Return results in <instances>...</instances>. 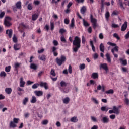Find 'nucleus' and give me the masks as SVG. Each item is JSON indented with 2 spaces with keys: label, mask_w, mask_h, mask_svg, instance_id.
Wrapping results in <instances>:
<instances>
[{
  "label": "nucleus",
  "mask_w": 129,
  "mask_h": 129,
  "mask_svg": "<svg viewBox=\"0 0 129 129\" xmlns=\"http://www.w3.org/2000/svg\"><path fill=\"white\" fill-rule=\"evenodd\" d=\"M81 40L80 39V38L78 36H75L73 42V46H75V47L73 48V52L75 53H77V52H78V50H79L81 47Z\"/></svg>",
  "instance_id": "1"
},
{
  "label": "nucleus",
  "mask_w": 129,
  "mask_h": 129,
  "mask_svg": "<svg viewBox=\"0 0 129 129\" xmlns=\"http://www.w3.org/2000/svg\"><path fill=\"white\" fill-rule=\"evenodd\" d=\"M107 44L109 46H111L112 47H114L113 48L111 49V51L113 54V55L114 56L115 58H118V55L117 54H115V52H116L117 53L118 52L119 47L116 46V44L113 43L112 42H108Z\"/></svg>",
  "instance_id": "2"
},
{
  "label": "nucleus",
  "mask_w": 129,
  "mask_h": 129,
  "mask_svg": "<svg viewBox=\"0 0 129 129\" xmlns=\"http://www.w3.org/2000/svg\"><path fill=\"white\" fill-rule=\"evenodd\" d=\"M68 83L65 82L64 81H61L60 82V87H59V90L61 92H63V93H68L69 91H70V89L68 88H63L66 87L67 86Z\"/></svg>",
  "instance_id": "3"
},
{
  "label": "nucleus",
  "mask_w": 129,
  "mask_h": 129,
  "mask_svg": "<svg viewBox=\"0 0 129 129\" xmlns=\"http://www.w3.org/2000/svg\"><path fill=\"white\" fill-rule=\"evenodd\" d=\"M55 62L57 63L58 66L63 65V64L66 62V56L61 55L60 58L59 57L56 58L55 59Z\"/></svg>",
  "instance_id": "4"
},
{
  "label": "nucleus",
  "mask_w": 129,
  "mask_h": 129,
  "mask_svg": "<svg viewBox=\"0 0 129 129\" xmlns=\"http://www.w3.org/2000/svg\"><path fill=\"white\" fill-rule=\"evenodd\" d=\"M12 21V18L9 16L6 17L4 20V26L5 27H7L9 28V27H11L12 26V23H11V21Z\"/></svg>",
  "instance_id": "5"
},
{
  "label": "nucleus",
  "mask_w": 129,
  "mask_h": 129,
  "mask_svg": "<svg viewBox=\"0 0 129 129\" xmlns=\"http://www.w3.org/2000/svg\"><path fill=\"white\" fill-rule=\"evenodd\" d=\"M109 113H110V114L114 113L115 114L118 115V114H119V108L116 107V106H113V109L109 110Z\"/></svg>",
  "instance_id": "6"
},
{
  "label": "nucleus",
  "mask_w": 129,
  "mask_h": 129,
  "mask_svg": "<svg viewBox=\"0 0 129 129\" xmlns=\"http://www.w3.org/2000/svg\"><path fill=\"white\" fill-rule=\"evenodd\" d=\"M91 22L93 24V27L94 29L97 28V20L96 19L93 18V15L91 14L90 15Z\"/></svg>",
  "instance_id": "7"
},
{
  "label": "nucleus",
  "mask_w": 129,
  "mask_h": 129,
  "mask_svg": "<svg viewBox=\"0 0 129 129\" xmlns=\"http://www.w3.org/2000/svg\"><path fill=\"white\" fill-rule=\"evenodd\" d=\"M119 1L117 3L118 7H120L121 10L124 11L125 10V7L123 6V2L121 0H118Z\"/></svg>",
  "instance_id": "8"
},
{
  "label": "nucleus",
  "mask_w": 129,
  "mask_h": 129,
  "mask_svg": "<svg viewBox=\"0 0 129 129\" xmlns=\"http://www.w3.org/2000/svg\"><path fill=\"white\" fill-rule=\"evenodd\" d=\"M39 86H40V87H44L45 89H46V90H47V89H49L48 83L46 82H40Z\"/></svg>",
  "instance_id": "9"
},
{
  "label": "nucleus",
  "mask_w": 129,
  "mask_h": 129,
  "mask_svg": "<svg viewBox=\"0 0 129 129\" xmlns=\"http://www.w3.org/2000/svg\"><path fill=\"white\" fill-rule=\"evenodd\" d=\"M127 29V21H125L121 26V31L124 32Z\"/></svg>",
  "instance_id": "10"
},
{
  "label": "nucleus",
  "mask_w": 129,
  "mask_h": 129,
  "mask_svg": "<svg viewBox=\"0 0 129 129\" xmlns=\"http://www.w3.org/2000/svg\"><path fill=\"white\" fill-rule=\"evenodd\" d=\"M6 34L8 35L9 38L11 39L12 36H13V30L12 29H8L6 31Z\"/></svg>",
  "instance_id": "11"
},
{
  "label": "nucleus",
  "mask_w": 129,
  "mask_h": 129,
  "mask_svg": "<svg viewBox=\"0 0 129 129\" xmlns=\"http://www.w3.org/2000/svg\"><path fill=\"white\" fill-rule=\"evenodd\" d=\"M20 65H21V63H15L14 64V71L16 72V73H18L19 71V68H20Z\"/></svg>",
  "instance_id": "12"
},
{
  "label": "nucleus",
  "mask_w": 129,
  "mask_h": 129,
  "mask_svg": "<svg viewBox=\"0 0 129 129\" xmlns=\"http://www.w3.org/2000/svg\"><path fill=\"white\" fill-rule=\"evenodd\" d=\"M24 93V92H25V90H24V89H22L20 87H18L17 88V94L18 95H23V93Z\"/></svg>",
  "instance_id": "13"
},
{
  "label": "nucleus",
  "mask_w": 129,
  "mask_h": 129,
  "mask_svg": "<svg viewBox=\"0 0 129 129\" xmlns=\"http://www.w3.org/2000/svg\"><path fill=\"white\" fill-rule=\"evenodd\" d=\"M101 121L103 123H108V122H109V118H107L106 116L103 117Z\"/></svg>",
  "instance_id": "14"
},
{
  "label": "nucleus",
  "mask_w": 129,
  "mask_h": 129,
  "mask_svg": "<svg viewBox=\"0 0 129 129\" xmlns=\"http://www.w3.org/2000/svg\"><path fill=\"white\" fill-rule=\"evenodd\" d=\"M20 87H25V84H26V82L24 81V78H23V77H21L20 78Z\"/></svg>",
  "instance_id": "15"
},
{
  "label": "nucleus",
  "mask_w": 129,
  "mask_h": 129,
  "mask_svg": "<svg viewBox=\"0 0 129 129\" xmlns=\"http://www.w3.org/2000/svg\"><path fill=\"white\" fill-rule=\"evenodd\" d=\"M100 68H102L105 71H108V67H107V64L106 63L101 64Z\"/></svg>",
  "instance_id": "16"
},
{
  "label": "nucleus",
  "mask_w": 129,
  "mask_h": 129,
  "mask_svg": "<svg viewBox=\"0 0 129 129\" xmlns=\"http://www.w3.org/2000/svg\"><path fill=\"white\" fill-rule=\"evenodd\" d=\"M86 6H82V7L80 9L81 14H82V15H84V14L86 13Z\"/></svg>",
  "instance_id": "17"
},
{
  "label": "nucleus",
  "mask_w": 129,
  "mask_h": 129,
  "mask_svg": "<svg viewBox=\"0 0 129 129\" xmlns=\"http://www.w3.org/2000/svg\"><path fill=\"white\" fill-rule=\"evenodd\" d=\"M105 57L107 62H108V63H111V58L110 57V54L109 53H107L105 54Z\"/></svg>",
  "instance_id": "18"
},
{
  "label": "nucleus",
  "mask_w": 129,
  "mask_h": 129,
  "mask_svg": "<svg viewBox=\"0 0 129 129\" xmlns=\"http://www.w3.org/2000/svg\"><path fill=\"white\" fill-rule=\"evenodd\" d=\"M30 69H33V70H37L38 66L34 63H31L30 64Z\"/></svg>",
  "instance_id": "19"
},
{
  "label": "nucleus",
  "mask_w": 129,
  "mask_h": 129,
  "mask_svg": "<svg viewBox=\"0 0 129 129\" xmlns=\"http://www.w3.org/2000/svg\"><path fill=\"white\" fill-rule=\"evenodd\" d=\"M16 7L18 10H21L22 9V2L21 1H18L16 4Z\"/></svg>",
  "instance_id": "20"
},
{
  "label": "nucleus",
  "mask_w": 129,
  "mask_h": 129,
  "mask_svg": "<svg viewBox=\"0 0 129 129\" xmlns=\"http://www.w3.org/2000/svg\"><path fill=\"white\" fill-rule=\"evenodd\" d=\"M62 101L63 103H64V104H68V103H69V102H70V98H69V97H67L62 99Z\"/></svg>",
  "instance_id": "21"
},
{
  "label": "nucleus",
  "mask_w": 129,
  "mask_h": 129,
  "mask_svg": "<svg viewBox=\"0 0 129 129\" xmlns=\"http://www.w3.org/2000/svg\"><path fill=\"white\" fill-rule=\"evenodd\" d=\"M74 26H75V21L74 20V18H72L71 23L69 26L70 29H73L74 28Z\"/></svg>",
  "instance_id": "22"
},
{
  "label": "nucleus",
  "mask_w": 129,
  "mask_h": 129,
  "mask_svg": "<svg viewBox=\"0 0 129 129\" xmlns=\"http://www.w3.org/2000/svg\"><path fill=\"white\" fill-rule=\"evenodd\" d=\"M34 94L36 96H42L43 95V92L42 91H35Z\"/></svg>",
  "instance_id": "23"
},
{
  "label": "nucleus",
  "mask_w": 129,
  "mask_h": 129,
  "mask_svg": "<svg viewBox=\"0 0 129 129\" xmlns=\"http://www.w3.org/2000/svg\"><path fill=\"white\" fill-rule=\"evenodd\" d=\"M12 91H13V90L11 88H6L5 89V92L7 93V94H11V93H12Z\"/></svg>",
  "instance_id": "24"
},
{
  "label": "nucleus",
  "mask_w": 129,
  "mask_h": 129,
  "mask_svg": "<svg viewBox=\"0 0 129 129\" xmlns=\"http://www.w3.org/2000/svg\"><path fill=\"white\" fill-rule=\"evenodd\" d=\"M119 61L120 62H122V65L124 66L127 65V60L126 59L123 60V58H120Z\"/></svg>",
  "instance_id": "25"
},
{
  "label": "nucleus",
  "mask_w": 129,
  "mask_h": 129,
  "mask_svg": "<svg viewBox=\"0 0 129 129\" xmlns=\"http://www.w3.org/2000/svg\"><path fill=\"white\" fill-rule=\"evenodd\" d=\"M38 18H39V15L35 13L32 15V21H36V20H37Z\"/></svg>",
  "instance_id": "26"
},
{
  "label": "nucleus",
  "mask_w": 129,
  "mask_h": 129,
  "mask_svg": "<svg viewBox=\"0 0 129 129\" xmlns=\"http://www.w3.org/2000/svg\"><path fill=\"white\" fill-rule=\"evenodd\" d=\"M30 102L31 103H36L37 102V97L35 96H32Z\"/></svg>",
  "instance_id": "27"
},
{
  "label": "nucleus",
  "mask_w": 129,
  "mask_h": 129,
  "mask_svg": "<svg viewBox=\"0 0 129 129\" xmlns=\"http://www.w3.org/2000/svg\"><path fill=\"white\" fill-rule=\"evenodd\" d=\"M91 77L93 79H96L98 78V73H92Z\"/></svg>",
  "instance_id": "28"
},
{
  "label": "nucleus",
  "mask_w": 129,
  "mask_h": 129,
  "mask_svg": "<svg viewBox=\"0 0 129 129\" xmlns=\"http://www.w3.org/2000/svg\"><path fill=\"white\" fill-rule=\"evenodd\" d=\"M38 59L40 60V61H46V58L45 55L42 54L41 56H39Z\"/></svg>",
  "instance_id": "29"
},
{
  "label": "nucleus",
  "mask_w": 129,
  "mask_h": 129,
  "mask_svg": "<svg viewBox=\"0 0 129 129\" xmlns=\"http://www.w3.org/2000/svg\"><path fill=\"white\" fill-rule=\"evenodd\" d=\"M99 48L100 51L102 52V53H104L105 47L104 45H103V43L100 44Z\"/></svg>",
  "instance_id": "30"
},
{
  "label": "nucleus",
  "mask_w": 129,
  "mask_h": 129,
  "mask_svg": "<svg viewBox=\"0 0 129 129\" xmlns=\"http://www.w3.org/2000/svg\"><path fill=\"white\" fill-rule=\"evenodd\" d=\"M9 125L11 127H12V128H14V127H17V124H16V123H15L13 121H11L10 122Z\"/></svg>",
  "instance_id": "31"
},
{
  "label": "nucleus",
  "mask_w": 129,
  "mask_h": 129,
  "mask_svg": "<svg viewBox=\"0 0 129 129\" xmlns=\"http://www.w3.org/2000/svg\"><path fill=\"white\" fill-rule=\"evenodd\" d=\"M90 45L92 47V50L93 52H95V47L94 46V45L93 44V41L92 40H91L90 41Z\"/></svg>",
  "instance_id": "32"
},
{
  "label": "nucleus",
  "mask_w": 129,
  "mask_h": 129,
  "mask_svg": "<svg viewBox=\"0 0 129 129\" xmlns=\"http://www.w3.org/2000/svg\"><path fill=\"white\" fill-rule=\"evenodd\" d=\"M105 93H106V94H113V93H114V91L113 89H110L106 91Z\"/></svg>",
  "instance_id": "33"
},
{
  "label": "nucleus",
  "mask_w": 129,
  "mask_h": 129,
  "mask_svg": "<svg viewBox=\"0 0 129 129\" xmlns=\"http://www.w3.org/2000/svg\"><path fill=\"white\" fill-rule=\"evenodd\" d=\"M29 102V98L28 97H26L23 100V105H26L27 103Z\"/></svg>",
  "instance_id": "34"
},
{
  "label": "nucleus",
  "mask_w": 129,
  "mask_h": 129,
  "mask_svg": "<svg viewBox=\"0 0 129 129\" xmlns=\"http://www.w3.org/2000/svg\"><path fill=\"white\" fill-rule=\"evenodd\" d=\"M50 75H52V76H53V77H55V76H56V73L55 72V69H51L50 71Z\"/></svg>",
  "instance_id": "35"
},
{
  "label": "nucleus",
  "mask_w": 129,
  "mask_h": 129,
  "mask_svg": "<svg viewBox=\"0 0 129 129\" xmlns=\"http://www.w3.org/2000/svg\"><path fill=\"white\" fill-rule=\"evenodd\" d=\"M71 122H77L78 121V119L76 117H73L71 118Z\"/></svg>",
  "instance_id": "36"
},
{
  "label": "nucleus",
  "mask_w": 129,
  "mask_h": 129,
  "mask_svg": "<svg viewBox=\"0 0 129 129\" xmlns=\"http://www.w3.org/2000/svg\"><path fill=\"white\" fill-rule=\"evenodd\" d=\"M83 22L84 27H89V23H88V22H87V21H86L85 19H83Z\"/></svg>",
  "instance_id": "37"
},
{
  "label": "nucleus",
  "mask_w": 129,
  "mask_h": 129,
  "mask_svg": "<svg viewBox=\"0 0 129 129\" xmlns=\"http://www.w3.org/2000/svg\"><path fill=\"white\" fill-rule=\"evenodd\" d=\"M38 86H40V84L38 83L34 84L32 86V89H37Z\"/></svg>",
  "instance_id": "38"
},
{
  "label": "nucleus",
  "mask_w": 129,
  "mask_h": 129,
  "mask_svg": "<svg viewBox=\"0 0 129 129\" xmlns=\"http://www.w3.org/2000/svg\"><path fill=\"white\" fill-rule=\"evenodd\" d=\"M7 76V74L6 72L2 71L0 73V77H6Z\"/></svg>",
  "instance_id": "39"
},
{
  "label": "nucleus",
  "mask_w": 129,
  "mask_h": 129,
  "mask_svg": "<svg viewBox=\"0 0 129 129\" xmlns=\"http://www.w3.org/2000/svg\"><path fill=\"white\" fill-rule=\"evenodd\" d=\"M14 49L15 51H18V50H20V48L19 47V45L18 44H14Z\"/></svg>",
  "instance_id": "40"
},
{
  "label": "nucleus",
  "mask_w": 129,
  "mask_h": 129,
  "mask_svg": "<svg viewBox=\"0 0 129 129\" xmlns=\"http://www.w3.org/2000/svg\"><path fill=\"white\" fill-rule=\"evenodd\" d=\"M27 9L29 11L33 10V6H32V3H29L27 6Z\"/></svg>",
  "instance_id": "41"
},
{
  "label": "nucleus",
  "mask_w": 129,
  "mask_h": 129,
  "mask_svg": "<svg viewBox=\"0 0 129 129\" xmlns=\"http://www.w3.org/2000/svg\"><path fill=\"white\" fill-rule=\"evenodd\" d=\"M13 41L14 43H17L18 42V38H17L16 35H14L13 37Z\"/></svg>",
  "instance_id": "42"
},
{
  "label": "nucleus",
  "mask_w": 129,
  "mask_h": 129,
  "mask_svg": "<svg viewBox=\"0 0 129 129\" xmlns=\"http://www.w3.org/2000/svg\"><path fill=\"white\" fill-rule=\"evenodd\" d=\"M11 66H9L8 67H6L5 68V71L6 72H10V71H11Z\"/></svg>",
  "instance_id": "43"
},
{
  "label": "nucleus",
  "mask_w": 129,
  "mask_h": 129,
  "mask_svg": "<svg viewBox=\"0 0 129 129\" xmlns=\"http://www.w3.org/2000/svg\"><path fill=\"white\" fill-rule=\"evenodd\" d=\"M79 67L80 70H84V69H85V64L83 63L82 64H80Z\"/></svg>",
  "instance_id": "44"
},
{
  "label": "nucleus",
  "mask_w": 129,
  "mask_h": 129,
  "mask_svg": "<svg viewBox=\"0 0 129 129\" xmlns=\"http://www.w3.org/2000/svg\"><path fill=\"white\" fill-rule=\"evenodd\" d=\"M113 37L116 38L117 40H120V37L118 36V34H117V33H114L113 34Z\"/></svg>",
  "instance_id": "45"
},
{
  "label": "nucleus",
  "mask_w": 129,
  "mask_h": 129,
  "mask_svg": "<svg viewBox=\"0 0 129 129\" xmlns=\"http://www.w3.org/2000/svg\"><path fill=\"white\" fill-rule=\"evenodd\" d=\"M60 40L61 42H63V43H67V41H66V39H65V37L64 36H61Z\"/></svg>",
  "instance_id": "46"
},
{
  "label": "nucleus",
  "mask_w": 129,
  "mask_h": 129,
  "mask_svg": "<svg viewBox=\"0 0 129 129\" xmlns=\"http://www.w3.org/2000/svg\"><path fill=\"white\" fill-rule=\"evenodd\" d=\"M101 110L102 111H106V112H107L108 110V109H106V107L105 106H102L101 107Z\"/></svg>",
  "instance_id": "47"
},
{
  "label": "nucleus",
  "mask_w": 129,
  "mask_h": 129,
  "mask_svg": "<svg viewBox=\"0 0 129 129\" xmlns=\"http://www.w3.org/2000/svg\"><path fill=\"white\" fill-rule=\"evenodd\" d=\"M50 27H51V30L53 31L54 30V28L55 27L54 22H50Z\"/></svg>",
  "instance_id": "48"
},
{
  "label": "nucleus",
  "mask_w": 129,
  "mask_h": 129,
  "mask_svg": "<svg viewBox=\"0 0 129 129\" xmlns=\"http://www.w3.org/2000/svg\"><path fill=\"white\" fill-rule=\"evenodd\" d=\"M6 13L4 11L1 12L0 13V19H3V17H5Z\"/></svg>",
  "instance_id": "49"
},
{
  "label": "nucleus",
  "mask_w": 129,
  "mask_h": 129,
  "mask_svg": "<svg viewBox=\"0 0 129 129\" xmlns=\"http://www.w3.org/2000/svg\"><path fill=\"white\" fill-rule=\"evenodd\" d=\"M19 120H20V119L19 118H13V122H14L15 123H18Z\"/></svg>",
  "instance_id": "50"
},
{
  "label": "nucleus",
  "mask_w": 129,
  "mask_h": 129,
  "mask_svg": "<svg viewBox=\"0 0 129 129\" xmlns=\"http://www.w3.org/2000/svg\"><path fill=\"white\" fill-rule=\"evenodd\" d=\"M68 71H69V73H70V74H71V73H72V67L71 66V65H69Z\"/></svg>",
  "instance_id": "51"
},
{
  "label": "nucleus",
  "mask_w": 129,
  "mask_h": 129,
  "mask_svg": "<svg viewBox=\"0 0 129 129\" xmlns=\"http://www.w3.org/2000/svg\"><path fill=\"white\" fill-rule=\"evenodd\" d=\"M91 120L92 121H94V122H97V119H96V118H95V117L91 116Z\"/></svg>",
  "instance_id": "52"
},
{
  "label": "nucleus",
  "mask_w": 129,
  "mask_h": 129,
  "mask_svg": "<svg viewBox=\"0 0 129 129\" xmlns=\"http://www.w3.org/2000/svg\"><path fill=\"white\" fill-rule=\"evenodd\" d=\"M66 30H65L63 28L60 29V30H59L60 34H64V33H66Z\"/></svg>",
  "instance_id": "53"
},
{
  "label": "nucleus",
  "mask_w": 129,
  "mask_h": 129,
  "mask_svg": "<svg viewBox=\"0 0 129 129\" xmlns=\"http://www.w3.org/2000/svg\"><path fill=\"white\" fill-rule=\"evenodd\" d=\"M53 44L54 46H58V45H59V42H58V41L57 40H54L53 41Z\"/></svg>",
  "instance_id": "54"
},
{
  "label": "nucleus",
  "mask_w": 129,
  "mask_h": 129,
  "mask_svg": "<svg viewBox=\"0 0 129 129\" xmlns=\"http://www.w3.org/2000/svg\"><path fill=\"white\" fill-rule=\"evenodd\" d=\"M44 51H45V49L42 48V49H41L40 50H38L37 52L38 54H42V53H43Z\"/></svg>",
  "instance_id": "55"
},
{
  "label": "nucleus",
  "mask_w": 129,
  "mask_h": 129,
  "mask_svg": "<svg viewBox=\"0 0 129 129\" xmlns=\"http://www.w3.org/2000/svg\"><path fill=\"white\" fill-rule=\"evenodd\" d=\"M69 22H70L69 19L67 18L64 19V24H66V25H68V24H69Z\"/></svg>",
  "instance_id": "56"
},
{
  "label": "nucleus",
  "mask_w": 129,
  "mask_h": 129,
  "mask_svg": "<svg viewBox=\"0 0 129 129\" xmlns=\"http://www.w3.org/2000/svg\"><path fill=\"white\" fill-rule=\"evenodd\" d=\"M49 122V121L48 120H45L42 121V124L44 125H46V124H48V123Z\"/></svg>",
  "instance_id": "57"
},
{
  "label": "nucleus",
  "mask_w": 129,
  "mask_h": 129,
  "mask_svg": "<svg viewBox=\"0 0 129 129\" xmlns=\"http://www.w3.org/2000/svg\"><path fill=\"white\" fill-rule=\"evenodd\" d=\"M92 101H93V102H94V103H95L96 104H98V101H97V100H96V99L93 98L92 99Z\"/></svg>",
  "instance_id": "58"
},
{
  "label": "nucleus",
  "mask_w": 129,
  "mask_h": 129,
  "mask_svg": "<svg viewBox=\"0 0 129 129\" xmlns=\"http://www.w3.org/2000/svg\"><path fill=\"white\" fill-rule=\"evenodd\" d=\"M110 15L109 14V12H107L105 14V18L106 19H108V18H109Z\"/></svg>",
  "instance_id": "59"
},
{
  "label": "nucleus",
  "mask_w": 129,
  "mask_h": 129,
  "mask_svg": "<svg viewBox=\"0 0 129 129\" xmlns=\"http://www.w3.org/2000/svg\"><path fill=\"white\" fill-rule=\"evenodd\" d=\"M73 5V3L72 2H70L67 5V9H70V7Z\"/></svg>",
  "instance_id": "60"
},
{
  "label": "nucleus",
  "mask_w": 129,
  "mask_h": 129,
  "mask_svg": "<svg viewBox=\"0 0 129 129\" xmlns=\"http://www.w3.org/2000/svg\"><path fill=\"white\" fill-rule=\"evenodd\" d=\"M85 38H84V36H82V44H85Z\"/></svg>",
  "instance_id": "61"
},
{
  "label": "nucleus",
  "mask_w": 129,
  "mask_h": 129,
  "mask_svg": "<svg viewBox=\"0 0 129 129\" xmlns=\"http://www.w3.org/2000/svg\"><path fill=\"white\" fill-rule=\"evenodd\" d=\"M110 118L111 119H115V115L112 114L110 115Z\"/></svg>",
  "instance_id": "62"
},
{
  "label": "nucleus",
  "mask_w": 129,
  "mask_h": 129,
  "mask_svg": "<svg viewBox=\"0 0 129 129\" xmlns=\"http://www.w3.org/2000/svg\"><path fill=\"white\" fill-rule=\"evenodd\" d=\"M122 71L123 72H128V71H127V69H126V68H122Z\"/></svg>",
  "instance_id": "63"
},
{
  "label": "nucleus",
  "mask_w": 129,
  "mask_h": 129,
  "mask_svg": "<svg viewBox=\"0 0 129 129\" xmlns=\"http://www.w3.org/2000/svg\"><path fill=\"white\" fill-rule=\"evenodd\" d=\"M125 103H126V105H128L129 104V100L127 98L125 99Z\"/></svg>",
  "instance_id": "64"
}]
</instances>
